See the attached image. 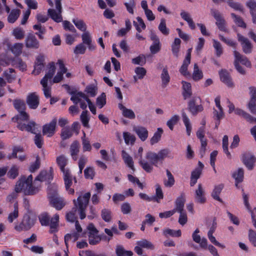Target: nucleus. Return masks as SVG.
Segmentation results:
<instances>
[{
  "label": "nucleus",
  "mask_w": 256,
  "mask_h": 256,
  "mask_svg": "<svg viewBox=\"0 0 256 256\" xmlns=\"http://www.w3.org/2000/svg\"><path fill=\"white\" fill-rule=\"evenodd\" d=\"M182 95L184 99L189 98L192 94L191 84L189 82L182 81Z\"/></svg>",
  "instance_id": "obj_34"
},
{
  "label": "nucleus",
  "mask_w": 256,
  "mask_h": 256,
  "mask_svg": "<svg viewBox=\"0 0 256 256\" xmlns=\"http://www.w3.org/2000/svg\"><path fill=\"white\" fill-rule=\"evenodd\" d=\"M160 78L162 82V87L165 88L167 86L170 81V76L166 68H163L160 75Z\"/></svg>",
  "instance_id": "obj_38"
},
{
  "label": "nucleus",
  "mask_w": 256,
  "mask_h": 256,
  "mask_svg": "<svg viewBox=\"0 0 256 256\" xmlns=\"http://www.w3.org/2000/svg\"><path fill=\"white\" fill-rule=\"evenodd\" d=\"M87 228L88 230V242L90 244L96 245L101 240V238L98 236V231L93 224H90Z\"/></svg>",
  "instance_id": "obj_7"
},
{
  "label": "nucleus",
  "mask_w": 256,
  "mask_h": 256,
  "mask_svg": "<svg viewBox=\"0 0 256 256\" xmlns=\"http://www.w3.org/2000/svg\"><path fill=\"white\" fill-rule=\"evenodd\" d=\"M234 62H237L238 64L240 62L242 64L247 67H250V62L245 56H242L236 50H234Z\"/></svg>",
  "instance_id": "obj_26"
},
{
  "label": "nucleus",
  "mask_w": 256,
  "mask_h": 256,
  "mask_svg": "<svg viewBox=\"0 0 256 256\" xmlns=\"http://www.w3.org/2000/svg\"><path fill=\"white\" fill-rule=\"evenodd\" d=\"M242 162L248 170H252L256 162V158L251 154H246L243 155Z\"/></svg>",
  "instance_id": "obj_16"
},
{
  "label": "nucleus",
  "mask_w": 256,
  "mask_h": 256,
  "mask_svg": "<svg viewBox=\"0 0 256 256\" xmlns=\"http://www.w3.org/2000/svg\"><path fill=\"white\" fill-rule=\"evenodd\" d=\"M156 196H152V198H154V201L159 202L160 200L164 198L163 192L158 184L156 185Z\"/></svg>",
  "instance_id": "obj_58"
},
{
  "label": "nucleus",
  "mask_w": 256,
  "mask_h": 256,
  "mask_svg": "<svg viewBox=\"0 0 256 256\" xmlns=\"http://www.w3.org/2000/svg\"><path fill=\"white\" fill-rule=\"evenodd\" d=\"M80 145L77 141L74 142L70 147V155L72 158L76 160H77V155L79 152Z\"/></svg>",
  "instance_id": "obj_37"
},
{
  "label": "nucleus",
  "mask_w": 256,
  "mask_h": 256,
  "mask_svg": "<svg viewBox=\"0 0 256 256\" xmlns=\"http://www.w3.org/2000/svg\"><path fill=\"white\" fill-rule=\"evenodd\" d=\"M24 44L28 48L38 49L40 46L39 42L35 36L32 34H29L26 36Z\"/></svg>",
  "instance_id": "obj_13"
},
{
  "label": "nucleus",
  "mask_w": 256,
  "mask_h": 256,
  "mask_svg": "<svg viewBox=\"0 0 256 256\" xmlns=\"http://www.w3.org/2000/svg\"><path fill=\"white\" fill-rule=\"evenodd\" d=\"M90 197V193L88 192L79 196L76 200H74V206L66 214V219L68 221L72 222L76 221L77 210L78 211L80 219L82 220L86 218V210Z\"/></svg>",
  "instance_id": "obj_1"
},
{
  "label": "nucleus",
  "mask_w": 256,
  "mask_h": 256,
  "mask_svg": "<svg viewBox=\"0 0 256 256\" xmlns=\"http://www.w3.org/2000/svg\"><path fill=\"white\" fill-rule=\"evenodd\" d=\"M134 131L137 134L142 141L144 142L147 139L148 132L146 128L142 126H134Z\"/></svg>",
  "instance_id": "obj_24"
},
{
  "label": "nucleus",
  "mask_w": 256,
  "mask_h": 256,
  "mask_svg": "<svg viewBox=\"0 0 256 256\" xmlns=\"http://www.w3.org/2000/svg\"><path fill=\"white\" fill-rule=\"evenodd\" d=\"M56 64L58 66L59 69L56 74L54 78L53 82L58 83L63 79V75L67 72V68L65 66L62 60H58Z\"/></svg>",
  "instance_id": "obj_11"
},
{
  "label": "nucleus",
  "mask_w": 256,
  "mask_h": 256,
  "mask_svg": "<svg viewBox=\"0 0 256 256\" xmlns=\"http://www.w3.org/2000/svg\"><path fill=\"white\" fill-rule=\"evenodd\" d=\"M200 102V97H194L188 102V109L190 112L195 115L198 112L203 110V107L201 104H198Z\"/></svg>",
  "instance_id": "obj_9"
},
{
  "label": "nucleus",
  "mask_w": 256,
  "mask_h": 256,
  "mask_svg": "<svg viewBox=\"0 0 256 256\" xmlns=\"http://www.w3.org/2000/svg\"><path fill=\"white\" fill-rule=\"evenodd\" d=\"M41 224L48 226L50 224V216L47 213H42L38 217Z\"/></svg>",
  "instance_id": "obj_60"
},
{
  "label": "nucleus",
  "mask_w": 256,
  "mask_h": 256,
  "mask_svg": "<svg viewBox=\"0 0 256 256\" xmlns=\"http://www.w3.org/2000/svg\"><path fill=\"white\" fill-rule=\"evenodd\" d=\"M211 14L216 20V24L218 29L222 31L227 32V28L226 26V22L221 14L216 10L212 9Z\"/></svg>",
  "instance_id": "obj_8"
},
{
  "label": "nucleus",
  "mask_w": 256,
  "mask_h": 256,
  "mask_svg": "<svg viewBox=\"0 0 256 256\" xmlns=\"http://www.w3.org/2000/svg\"><path fill=\"white\" fill-rule=\"evenodd\" d=\"M234 178L235 180V185L237 188H238V184L242 182L244 180V171L242 168H238L236 170L232 175Z\"/></svg>",
  "instance_id": "obj_27"
},
{
  "label": "nucleus",
  "mask_w": 256,
  "mask_h": 256,
  "mask_svg": "<svg viewBox=\"0 0 256 256\" xmlns=\"http://www.w3.org/2000/svg\"><path fill=\"white\" fill-rule=\"evenodd\" d=\"M220 80L228 86L232 88L234 84L228 72L226 70H222L219 72Z\"/></svg>",
  "instance_id": "obj_23"
},
{
  "label": "nucleus",
  "mask_w": 256,
  "mask_h": 256,
  "mask_svg": "<svg viewBox=\"0 0 256 256\" xmlns=\"http://www.w3.org/2000/svg\"><path fill=\"white\" fill-rule=\"evenodd\" d=\"M118 107L122 111V114L124 117L130 119H134L135 118V114L132 110L127 108L122 104H119Z\"/></svg>",
  "instance_id": "obj_29"
},
{
  "label": "nucleus",
  "mask_w": 256,
  "mask_h": 256,
  "mask_svg": "<svg viewBox=\"0 0 256 256\" xmlns=\"http://www.w3.org/2000/svg\"><path fill=\"white\" fill-rule=\"evenodd\" d=\"M122 156L127 166L134 170V166L132 158L124 150L122 151Z\"/></svg>",
  "instance_id": "obj_35"
},
{
  "label": "nucleus",
  "mask_w": 256,
  "mask_h": 256,
  "mask_svg": "<svg viewBox=\"0 0 256 256\" xmlns=\"http://www.w3.org/2000/svg\"><path fill=\"white\" fill-rule=\"evenodd\" d=\"M10 64L12 66L18 68L20 70L24 71L26 68V64L22 60L18 57L10 60Z\"/></svg>",
  "instance_id": "obj_31"
},
{
  "label": "nucleus",
  "mask_w": 256,
  "mask_h": 256,
  "mask_svg": "<svg viewBox=\"0 0 256 256\" xmlns=\"http://www.w3.org/2000/svg\"><path fill=\"white\" fill-rule=\"evenodd\" d=\"M24 47L22 43H15L10 48V51L16 56H20L22 52Z\"/></svg>",
  "instance_id": "obj_41"
},
{
  "label": "nucleus",
  "mask_w": 256,
  "mask_h": 256,
  "mask_svg": "<svg viewBox=\"0 0 256 256\" xmlns=\"http://www.w3.org/2000/svg\"><path fill=\"white\" fill-rule=\"evenodd\" d=\"M40 190L38 186L32 184V176L30 174L28 177L22 176L16 182L14 191L16 192H23L26 195H34Z\"/></svg>",
  "instance_id": "obj_2"
},
{
  "label": "nucleus",
  "mask_w": 256,
  "mask_h": 256,
  "mask_svg": "<svg viewBox=\"0 0 256 256\" xmlns=\"http://www.w3.org/2000/svg\"><path fill=\"white\" fill-rule=\"evenodd\" d=\"M55 71L54 63V62L50 63L48 64V70L42 80H44V82H48V80H50L52 78Z\"/></svg>",
  "instance_id": "obj_36"
},
{
  "label": "nucleus",
  "mask_w": 256,
  "mask_h": 256,
  "mask_svg": "<svg viewBox=\"0 0 256 256\" xmlns=\"http://www.w3.org/2000/svg\"><path fill=\"white\" fill-rule=\"evenodd\" d=\"M125 28H122L119 30L117 32V35L118 36H124L131 29L132 24L130 20L127 19L125 21Z\"/></svg>",
  "instance_id": "obj_42"
},
{
  "label": "nucleus",
  "mask_w": 256,
  "mask_h": 256,
  "mask_svg": "<svg viewBox=\"0 0 256 256\" xmlns=\"http://www.w3.org/2000/svg\"><path fill=\"white\" fill-rule=\"evenodd\" d=\"M163 133V130L162 128H158L156 132H154L153 136L150 140V144L151 145L158 142L161 138L162 135Z\"/></svg>",
  "instance_id": "obj_46"
},
{
  "label": "nucleus",
  "mask_w": 256,
  "mask_h": 256,
  "mask_svg": "<svg viewBox=\"0 0 256 256\" xmlns=\"http://www.w3.org/2000/svg\"><path fill=\"white\" fill-rule=\"evenodd\" d=\"M63 177L66 190L69 194H74V186L77 183L76 177H73L70 172H65V174H63Z\"/></svg>",
  "instance_id": "obj_6"
},
{
  "label": "nucleus",
  "mask_w": 256,
  "mask_h": 256,
  "mask_svg": "<svg viewBox=\"0 0 256 256\" xmlns=\"http://www.w3.org/2000/svg\"><path fill=\"white\" fill-rule=\"evenodd\" d=\"M146 158L152 164L154 165H156L159 160L158 154L152 152H147Z\"/></svg>",
  "instance_id": "obj_54"
},
{
  "label": "nucleus",
  "mask_w": 256,
  "mask_h": 256,
  "mask_svg": "<svg viewBox=\"0 0 256 256\" xmlns=\"http://www.w3.org/2000/svg\"><path fill=\"white\" fill-rule=\"evenodd\" d=\"M48 198L50 204L57 210H60L64 206L62 198L57 193V188L54 186H50L48 188Z\"/></svg>",
  "instance_id": "obj_3"
},
{
  "label": "nucleus",
  "mask_w": 256,
  "mask_h": 256,
  "mask_svg": "<svg viewBox=\"0 0 256 256\" xmlns=\"http://www.w3.org/2000/svg\"><path fill=\"white\" fill-rule=\"evenodd\" d=\"M20 14V11L18 9L12 10L8 17V20L10 23H14L18 18Z\"/></svg>",
  "instance_id": "obj_45"
},
{
  "label": "nucleus",
  "mask_w": 256,
  "mask_h": 256,
  "mask_svg": "<svg viewBox=\"0 0 256 256\" xmlns=\"http://www.w3.org/2000/svg\"><path fill=\"white\" fill-rule=\"evenodd\" d=\"M181 40L178 38H176L172 45V52L176 58L178 56Z\"/></svg>",
  "instance_id": "obj_47"
},
{
  "label": "nucleus",
  "mask_w": 256,
  "mask_h": 256,
  "mask_svg": "<svg viewBox=\"0 0 256 256\" xmlns=\"http://www.w3.org/2000/svg\"><path fill=\"white\" fill-rule=\"evenodd\" d=\"M26 102L32 109H36L39 104V98L36 92L30 94L26 98Z\"/></svg>",
  "instance_id": "obj_18"
},
{
  "label": "nucleus",
  "mask_w": 256,
  "mask_h": 256,
  "mask_svg": "<svg viewBox=\"0 0 256 256\" xmlns=\"http://www.w3.org/2000/svg\"><path fill=\"white\" fill-rule=\"evenodd\" d=\"M182 120L186 128V131L187 134L189 136L190 135L192 130V125L188 118L186 114L184 112L182 113Z\"/></svg>",
  "instance_id": "obj_49"
},
{
  "label": "nucleus",
  "mask_w": 256,
  "mask_h": 256,
  "mask_svg": "<svg viewBox=\"0 0 256 256\" xmlns=\"http://www.w3.org/2000/svg\"><path fill=\"white\" fill-rule=\"evenodd\" d=\"M82 44L87 45L90 50L92 51L96 49V46L92 42V36L88 31L85 32L82 34Z\"/></svg>",
  "instance_id": "obj_19"
},
{
  "label": "nucleus",
  "mask_w": 256,
  "mask_h": 256,
  "mask_svg": "<svg viewBox=\"0 0 256 256\" xmlns=\"http://www.w3.org/2000/svg\"><path fill=\"white\" fill-rule=\"evenodd\" d=\"M203 74L199 68L196 64H194V72L192 73V78L195 81L200 80L202 78Z\"/></svg>",
  "instance_id": "obj_53"
},
{
  "label": "nucleus",
  "mask_w": 256,
  "mask_h": 256,
  "mask_svg": "<svg viewBox=\"0 0 256 256\" xmlns=\"http://www.w3.org/2000/svg\"><path fill=\"white\" fill-rule=\"evenodd\" d=\"M194 199L196 202L200 204L206 202L205 191L202 184H198V188L194 191Z\"/></svg>",
  "instance_id": "obj_12"
},
{
  "label": "nucleus",
  "mask_w": 256,
  "mask_h": 256,
  "mask_svg": "<svg viewBox=\"0 0 256 256\" xmlns=\"http://www.w3.org/2000/svg\"><path fill=\"white\" fill-rule=\"evenodd\" d=\"M14 105L18 112L25 110L26 104L24 102L20 100H16L14 101Z\"/></svg>",
  "instance_id": "obj_64"
},
{
  "label": "nucleus",
  "mask_w": 256,
  "mask_h": 256,
  "mask_svg": "<svg viewBox=\"0 0 256 256\" xmlns=\"http://www.w3.org/2000/svg\"><path fill=\"white\" fill-rule=\"evenodd\" d=\"M204 126H200L196 132V136L200 140L201 144V148L200 150V154L203 156L206 152V146L207 145L206 139L204 138Z\"/></svg>",
  "instance_id": "obj_10"
},
{
  "label": "nucleus",
  "mask_w": 256,
  "mask_h": 256,
  "mask_svg": "<svg viewBox=\"0 0 256 256\" xmlns=\"http://www.w3.org/2000/svg\"><path fill=\"white\" fill-rule=\"evenodd\" d=\"M185 202V199L184 198V196L182 195L178 198L176 202V208L174 209L176 210V212L177 211L178 212H184V204Z\"/></svg>",
  "instance_id": "obj_48"
},
{
  "label": "nucleus",
  "mask_w": 256,
  "mask_h": 256,
  "mask_svg": "<svg viewBox=\"0 0 256 256\" xmlns=\"http://www.w3.org/2000/svg\"><path fill=\"white\" fill-rule=\"evenodd\" d=\"M180 14L182 18L188 22L190 29L194 30L196 28V24L188 12L182 10Z\"/></svg>",
  "instance_id": "obj_32"
},
{
  "label": "nucleus",
  "mask_w": 256,
  "mask_h": 256,
  "mask_svg": "<svg viewBox=\"0 0 256 256\" xmlns=\"http://www.w3.org/2000/svg\"><path fill=\"white\" fill-rule=\"evenodd\" d=\"M26 230H30L34 224V220L28 216H24L22 220Z\"/></svg>",
  "instance_id": "obj_57"
},
{
  "label": "nucleus",
  "mask_w": 256,
  "mask_h": 256,
  "mask_svg": "<svg viewBox=\"0 0 256 256\" xmlns=\"http://www.w3.org/2000/svg\"><path fill=\"white\" fill-rule=\"evenodd\" d=\"M52 176L50 172H47L46 170L42 171L40 174L37 176L36 178L34 184L35 185L38 186L39 188H40V185L38 184V181L42 182H47L48 184H49L52 180Z\"/></svg>",
  "instance_id": "obj_15"
},
{
  "label": "nucleus",
  "mask_w": 256,
  "mask_h": 256,
  "mask_svg": "<svg viewBox=\"0 0 256 256\" xmlns=\"http://www.w3.org/2000/svg\"><path fill=\"white\" fill-rule=\"evenodd\" d=\"M12 34L17 40L22 39L25 35V32L23 29L18 27L14 28L12 32Z\"/></svg>",
  "instance_id": "obj_56"
},
{
  "label": "nucleus",
  "mask_w": 256,
  "mask_h": 256,
  "mask_svg": "<svg viewBox=\"0 0 256 256\" xmlns=\"http://www.w3.org/2000/svg\"><path fill=\"white\" fill-rule=\"evenodd\" d=\"M198 166L192 172L190 176L191 178L196 180L200 178L204 168V164L200 162H198Z\"/></svg>",
  "instance_id": "obj_43"
},
{
  "label": "nucleus",
  "mask_w": 256,
  "mask_h": 256,
  "mask_svg": "<svg viewBox=\"0 0 256 256\" xmlns=\"http://www.w3.org/2000/svg\"><path fill=\"white\" fill-rule=\"evenodd\" d=\"M56 119H53L50 123L46 124L43 126L42 134L46 135L48 137H51L55 132Z\"/></svg>",
  "instance_id": "obj_14"
},
{
  "label": "nucleus",
  "mask_w": 256,
  "mask_h": 256,
  "mask_svg": "<svg viewBox=\"0 0 256 256\" xmlns=\"http://www.w3.org/2000/svg\"><path fill=\"white\" fill-rule=\"evenodd\" d=\"M70 100L75 104H80V107L82 110H85L87 108L86 102L88 104L90 100L88 98L86 95L82 92H72Z\"/></svg>",
  "instance_id": "obj_5"
},
{
  "label": "nucleus",
  "mask_w": 256,
  "mask_h": 256,
  "mask_svg": "<svg viewBox=\"0 0 256 256\" xmlns=\"http://www.w3.org/2000/svg\"><path fill=\"white\" fill-rule=\"evenodd\" d=\"M88 111L84 110L83 111L80 115V119L82 124L86 128L89 127L88 122L90 120V118L88 114Z\"/></svg>",
  "instance_id": "obj_63"
},
{
  "label": "nucleus",
  "mask_w": 256,
  "mask_h": 256,
  "mask_svg": "<svg viewBox=\"0 0 256 256\" xmlns=\"http://www.w3.org/2000/svg\"><path fill=\"white\" fill-rule=\"evenodd\" d=\"M158 29L164 35L167 36L169 34L170 30L166 27V20L164 18L160 20Z\"/></svg>",
  "instance_id": "obj_52"
},
{
  "label": "nucleus",
  "mask_w": 256,
  "mask_h": 256,
  "mask_svg": "<svg viewBox=\"0 0 256 256\" xmlns=\"http://www.w3.org/2000/svg\"><path fill=\"white\" fill-rule=\"evenodd\" d=\"M238 39L241 44L243 52L246 54L250 53L252 49V45L250 40L240 34H238Z\"/></svg>",
  "instance_id": "obj_17"
},
{
  "label": "nucleus",
  "mask_w": 256,
  "mask_h": 256,
  "mask_svg": "<svg viewBox=\"0 0 256 256\" xmlns=\"http://www.w3.org/2000/svg\"><path fill=\"white\" fill-rule=\"evenodd\" d=\"M56 162L63 174H65V172H70L68 168H66V166L68 163V159L65 156L62 154L58 156L56 158Z\"/></svg>",
  "instance_id": "obj_21"
},
{
  "label": "nucleus",
  "mask_w": 256,
  "mask_h": 256,
  "mask_svg": "<svg viewBox=\"0 0 256 256\" xmlns=\"http://www.w3.org/2000/svg\"><path fill=\"white\" fill-rule=\"evenodd\" d=\"M200 230L196 228L192 234V240L196 243L199 244L201 248H206L207 240L204 238H201L200 236L198 234Z\"/></svg>",
  "instance_id": "obj_20"
},
{
  "label": "nucleus",
  "mask_w": 256,
  "mask_h": 256,
  "mask_svg": "<svg viewBox=\"0 0 256 256\" xmlns=\"http://www.w3.org/2000/svg\"><path fill=\"white\" fill-rule=\"evenodd\" d=\"M58 221L59 215L57 214H55L52 218H50V224L48 225L50 227V233H54L58 231Z\"/></svg>",
  "instance_id": "obj_28"
},
{
  "label": "nucleus",
  "mask_w": 256,
  "mask_h": 256,
  "mask_svg": "<svg viewBox=\"0 0 256 256\" xmlns=\"http://www.w3.org/2000/svg\"><path fill=\"white\" fill-rule=\"evenodd\" d=\"M136 244L142 248L148 250H154L155 248L154 245L146 239H142L138 241Z\"/></svg>",
  "instance_id": "obj_40"
},
{
  "label": "nucleus",
  "mask_w": 256,
  "mask_h": 256,
  "mask_svg": "<svg viewBox=\"0 0 256 256\" xmlns=\"http://www.w3.org/2000/svg\"><path fill=\"white\" fill-rule=\"evenodd\" d=\"M44 57L42 55L38 56L36 59L34 70L32 74L34 75L39 74L44 68Z\"/></svg>",
  "instance_id": "obj_22"
},
{
  "label": "nucleus",
  "mask_w": 256,
  "mask_h": 256,
  "mask_svg": "<svg viewBox=\"0 0 256 256\" xmlns=\"http://www.w3.org/2000/svg\"><path fill=\"white\" fill-rule=\"evenodd\" d=\"M116 253L117 256H132L133 254L132 251L126 250L121 245L116 246Z\"/></svg>",
  "instance_id": "obj_39"
},
{
  "label": "nucleus",
  "mask_w": 256,
  "mask_h": 256,
  "mask_svg": "<svg viewBox=\"0 0 256 256\" xmlns=\"http://www.w3.org/2000/svg\"><path fill=\"white\" fill-rule=\"evenodd\" d=\"M83 134L84 136L82 138L83 151H90L92 146L90 140L88 138H86V134L84 132H83Z\"/></svg>",
  "instance_id": "obj_61"
},
{
  "label": "nucleus",
  "mask_w": 256,
  "mask_h": 256,
  "mask_svg": "<svg viewBox=\"0 0 256 256\" xmlns=\"http://www.w3.org/2000/svg\"><path fill=\"white\" fill-rule=\"evenodd\" d=\"M136 20L138 22L134 21L133 24L134 26L136 27V30L138 32H140L142 30H144L146 28V26L143 20L140 17H137Z\"/></svg>",
  "instance_id": "obj_55"
},
{
  "label": "nucleus",
  "mask_w": 256,
  "mask_h": 256,
  "mask_svg": "<svg viewBox=\"0 0 256 256\" xmlns=\"http://www.w3.org/2000/svg\"><path fill=\"white\" fill-rule=\"evenodd\" d=\"M36 124V123L32 121L29 122L28 124H25L18 122V128L22 131L26 130L33 134H35L34 130Z\"/></svg>",
  "instance_id": "obj_25"
},
{
  "label": "nucleus",
  "mask_w": 256,
  "mask_h": 256,
  "mask_svg": "<svg viewBox=\"0 0 256 256\" xmlns=\"http://www.w3.org/2000/svg\"><path fill=\"white\" fill-rule=\"evenodd\" d=\"M40 84L43 87V91L44 96L46 98H50L51 96V88L48 86V82H44V80H41Z\"/></svg>",
  "instance_id": "obj_62"
},
{
  "label": "nucleus",
  "mask_w": 256,
  "mask_h": 256,
  "mask_svg": "<svg viewBox=\"0 0 256 256\" xmlns=\"http://www.w3.org/2000/svg\"><path fill=\"white\" fill-rule=\"evenodd\" d=\"M72 22L77 28L83 32H86V25L83 20L78 18H74L72 20Z\"/></svg>",
  "instance_id": "obj_50"
},
{
  "label": "nucleus",
  "mask_w": 256,
  "mask_h": 256,
  "mask_svg": "<svg viewBox=\"0 0 256 256\" xmlns=\"http://www.w3.org/2000/svg\"><path fill=\"white\" fill-rule=\"evenodd\" d=\"M166 174L167 178H166L164 179V184L166 188H171L175 184L174 176L168 170H166Z\"/></svg>",
  "instance_id": "obj_30"
},
{
  "label": "nucleus",
  "mask_w": 256,
  "mask_h": 256,
  "mask_svg": "<svg viewBox=\"0 0 256 256\" xmlns=\"http://www.w3.org/2000/svg\"><path fill=\"white\" fill-rule=\"evenodd\" d=\"M101 216L106 222H110L112 218V214L110 210L104 208L102 210Z\"/></svg>",
  "instance_id": "obj_59"
},
{
  "label": "nucleus",
  "mask_w": 256,
  "mask_h": 256,
  "mask_svg": "<svg viewBox=\"0 0 256 256\" xmlns=\"http://www.w3.org/2000/svg\"><path fill=\"white\" fill-rule=\"evenodd\" d=\"M224 187V186L223 184H219L218 185L216 186L211 194V196L214 199L220 202H222V200L220 198L219 195L220 194Z\"/></svg>",
  "instance_id": "obj_33"
},
{
  "label": "nucleus",
  "mask_w": 256,
  "mask_h": 256,
  "mask_svg": "<svg viewBox=\"0 0 256 256\" xmlns=\"http://www.w3.org/2000/svg\"><path fill=\"white\" fill-rule=\"evenodd\" d=\"M123 137L125 143L127 144H133L136 140L135 136L128 132H124Z\"/></svg>",
  "instance_id": "obj_51"
},
{
  "label": "nucleus",
  "mask_w": 256,
  "mask_h": 256,
  "mask_svg": "<svg viewBox=\"0 0 256 256\" xmlns=\"http://www.w3.org/2000/svg\"><path fill=\"white\" fill-rule=\"evenodd\" d=\"M62 0H54L56 8H49L48 14L56 22L62 21Z\"/></svg>",
  "instance_id": "obj_4"
},
{
  "label": "nucleus",
  "mask_w": 256,
  "mask_h": 256,
  "mask_svg": "<svg viewBox=\"0 0 256 256\" xmlns=\"http://www.w3.org/2000/svg\"><path fill=\"white\" fill-rule=\"evenodd\" d=\"M14 211L10 213L8 220V221L12 223L13 221L18 216V202H15L14 204Z\"/></svg>",
  "instance_id": "obj_44"
}]
</instances>
